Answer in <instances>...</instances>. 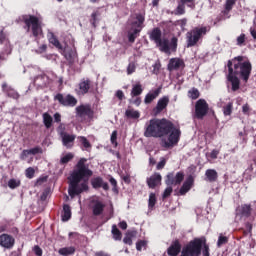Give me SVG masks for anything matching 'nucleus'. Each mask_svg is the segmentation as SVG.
<instances>
[{
	"instance_id": "31",
	"label": "nucleus",
	"mask_w": 256,
	"mask_h": 256,
	"mask_svg": "<svg viewBox=\"0 0 256 256\" xmlns=\"http://www.w3.org/2000/svg\"><path fill=\"white\" fill-rule=\"evenodd\" d=\"M141 93H143V87L141 86V84H135L132 86V91H131L132 97H137L141 95Z\"/></svg>"
},
{
	"instance_id": "33",
	"label": "nucleus",
	"mask_w": 256,
	"mask_h": 256,
	"mask_svg": "<svg viewBox=\"0 0 256 256\" xmlns=\"http://www.w3.org/2000/svg\"><path fill=\"white\" fill-rule=\"evenodd\" d=\"M21 186V180L17 178H11L8 180V187L9 189H17V187Z\"/></svg>"
},
{
	"instance_id": "40",
	"label": "nucleus",
	"mask_w": 256,
	"mask_h": 256,
	"mask_svg": "<svg viewBox=\"0 0 256 256\" xmlns=\"http://www.w3.org/2000/svg\"><path fill=\"white\" fill-rule=\"evenodd\" d=\"M28 153L30 155H39V154L43 153V148L36 146L34 148L28 149Z\"/></svg>"
},
{
	"instance_id": "53",
	"label": "nucleus",
	"mask_w": 256,
	"mask_h": 256,
	"mask_svg": "<svg viewBox=\"0 0 256 256\" xmlns=\"http://www.w3.org/2000/svg\"><path fill=\"white\" fill-rule=\"evenodd\" d=\"M242 112L244 115H251V107H249V104H244L242 106Z\"/></svg>"
},
{
	"instance_id": "24",
	"label": "nucleus",
	"mask_w": 256,
	"mask_h": 256,
	"mask_svg": "<svg viewBox=\"0 0 256 256\" xmlns=\"http://www.w3.org/2000/svg\"><path fill=\"white\" fill-rule=\"evenodd\" d=\"M205 177H206V181H209L210 183H215V181H217L219 177V174L215 169H208L205 172Z\"/></svg>"
},
{
	"instance_id": "43",
	"label": "nucleus",
	"mask_w": 256,
	"mask_h": 256,
	"mask_svg": "<svg viewBox=\"0 0 256 256\" xmlns=\"http://www.w3.org/2000/svg\"><path fill=\"white\" fill-rule=\"evenodd\" d=\"M236 42V45H238V47H243V45H245V34H241L240 36H238Z\"/></svg>"
},
{
	"instance_id": "2",
	"label": "nucleus",
	"mask_w": 256,
	"mask_h": 256,
	"mask_svg": "<svg viewBox=\"0 0 256 256\" xmlns=\"http://www.w3.org/2000/svg\"><path fill=\"white\" fill-rule=\"evenodd\" d=\"M87 159L82 158L77 164V169L71 174L70 186L68 193L73 199L75 195H81L83 191L89 190V177L93 175V171L89 169V166L85 165Z\"/></svg>"
},
{
	"instance_id": "16",
	"label": "nucleus",
	"mask_w": 256,
	"mask_h": 256,
	"mask_svg": "<svg viewBox=\"0 0 256 256\" xmlns=\"http://www.w3.org/2000/svg\"><path fill=\"white\" fill-rule=\"evenodd\" d=\"M195 182V179L193 176H188L187 179L184 181L182 187L180 188V195H185L191 191V187H193V183Z\"/></svg>"
},
{
	"instance_id": "9",
	"label": "nucleus",
	"mask_w": 256,
	"mask_h": 256,
	"mask_svg": "<svg viewBox=\"0 0 256 256\" xmlns=\"http://www.w3.org/2000/svg\"><path fill=\"white\" fill-rule=\"evenodd\" d=\"M55 100L60 103V105H63V107H75L77 105V98H75L73 95H63V94H57L55 96Z\"/></svg>"
},
{
	"instance_id": "29",
	"label": "nucleus",
	"mask_w": 256,
	"mask_h": 256,
	"mask_svg": "<svg viewBox=\"0 0 256 256\" xmlns=\"http://www.w3.org/2000/svg\"><path fill=\"white\" fill-rule=\"evenodd\" d=\"M125 115L128 119H139L141 117V113L135 109H127Z\"/></svg>"
},
{
	"instance_id": "39",
	"label": "nucleus",
	"mask_w": 256,
	"mask_h": 256,
	"mask_svg": "<svg viewBox=\"0 0 256 256\" xmlns=\"http://www.w3.org/2000/svg\"><path fill=\"white\" fill-rule=\"evenodd\" d=\"M155 203H157V197H155V193H151L149 195V201H148L149 209H153L155 207Z\"/></svg>"
},
{
	"instance_id": "18",
	"label": "nucleus",
	"mask_w": 256,
	"mask_h": 256,
	"mask_svg": "<svg viewBox=\"0 0 256 256\" xmlns=\"http://www.w3.org/2000/svg\"><path fill=\"white\" fill-rule=\"evenodd\" d=\"M91 209L93 215H101L103 213V210L105 209V204L99 200H93L91 204Z\"/></svg>"
},
{
	"instance_id": "13",
	"label": "nucleus",
	"mask_w": 256,
	"mask_h": 256,
	"mask_svg": "<svg viewBox=\"0 0 256 256\" xmlns=\"http://www.w3.org/2000/svg\"><path fill=\"white\" fill-rule=\"evenodd\" d=\"M184 175L181 172H178L176 176H173V173L167 175L166 184L167 185H179L184 179Z\"/></svg>"
},
{
	"instance_id": "48",
	"label": "nucleus",
	"mask_w": 256,
	"mask_h": 256,
	"mask_svg": "<svg viewBox=\"0 0 256 256\" xmlns=\"http://www.w3.org/2000/svg\"><path fill=\"white\" fill-rule=\"evenodd\" d=\"M229 241V239L225 236H219L217 246L221 247L222 245H225Z\"/></svg>"
},
{
	"instance_id": "37",
	"label": "nucleus",
	"mask_w": 256,
	"mask_h": 256,
	"mask_svg": "<svg viewBox=\"0 0 256 256\" xmlns=\"http://www.w3.org/2000/svg\"><path fill=\"white\" fill-rule=\"evenodd\" d=\"M63 54H64V56L66 57V59H67L68 61H71V59H73V58L75 57V55H76V53H75L74 50H71V51L69 52V48H64Z\"/></svg>"
},
{
	"instance_id": "30",
	"label": "nucleus",
	"mask_w": 256,
	"mask_h": 256,
	"mask_svg": "<svg viewBox=\"0 0 256 256\" xmlns=\"http://www.w3.org/2000/svg\"><path fill=\"white\" fill-rule=\"evenodd\" d=\"M49 43L54 45V47H57V49H60V51H63V46H61V43H59V40L53 35V33H50L48 36Z\"/></svg>"
},
{
	"instance_id": "58",
	"label": "nucleus",
	"mask_w": 256,
	"mask_h": 256,
	"mask_svg": "<svg viewBox=\"0 0 256 256\" xmlns=\"http://www.w3.org/2000/svg\"><path fill=\"white\" fill-rule=\"evenodd\" d=\"M115 95L120 101H123V99H125V94L123 93V90H118Z\"/></svg>"
},
{
	"instance_id": "27",
	"label": "nucleus",
	"mask_w": 256,
	"mask_h": 256,
	"mask_svg": "<svg viewBox=\"0 0 256 256\" xmlns=\"http://www.w3.org/2000/svg\"><path fill=\"white\" fill-rule=\"evenodd\" d=\"M59 255L62 256H69V255H75V247L73 246H68V247H63L58 250Z\"/></svg>"
},
{
	"instance_id": "15",
	"label": "nucleus",
	"mask_w": 256,
	"mask_h": 256,
	"mask_svg": "<svg viewBox=\"0 0 256 256\" xmlns=\"http://www.w3.org/2000/svg\"><path fill=\"white\" fill-rule=\"evenodd\" d=\"M60 136H61L62 143H63L64 147H66L67 149H71V147H73V143L75 141V135L61 132Z\"/></svg>"
},
{
	"instance_id": "12",
	"label": "nucleus",
	"mask_w": 256,
	"mask_h": 256,
	"mask_svg": "<svg viewBox=\"0 0 256 256\" xmlns=\"http://www.w3.org/2000/svg\"><path fill=\"white\" fill-rule=\"evenodd\" d=\"M0 246L4 249H13L15 246V238L9 234L0 235Z\"/></svg>"
},
{
	"instance_id": "59",
	"label": "nucleus",
	"mask_w": 256,
	"mask_h": 256,
	"mask_svg": "<svg viewBox=\"0 0 256 256\" xmlns=\"http://www.w3.org/2000/svg\"><path fill=\"white\" fill-rule=\"evenodd\" d=\"M218 155H219V150L214 149L210 152V159H217Z\"/></svg>"
},
{
	"instance_id": "26",
	"label": "nucleus",
	"mask_w": 256,
	"mask_h": 256,
	"mask_svg": "<svg viewBox=\"0 0 256 256\" xmlns=\"http://www.w3.org/2000/svg\"><path fill=\"white\" fill-rule=\"evenodd\" d=\"M91 87V81L90 80H83L79 84V91L81 95H85V93H89V89Z\"/></svg>"
},
{
	"instance_id": "17",
	"label": "nucleus",
	"mask_w": 256,
	"mask_h": 256,
	"mask_svg": "<svg viewBox=\"0 0 256 256\" xmlns=\"http://www.w3.org/2000/svg\"><path fill=\"white\" fill-rule=\"evenodd\" d=\"M159 95H161V88L149 91V93H147L144 98V103L146 105H149V103H153V101H155V99L158 98Z\"/></svg>"
},
{
	"instance_id": "52",
	"label": "nucleus",
	"mask_w": 256,
	"mask_h": 256,
	"mask_svg": "<svg viewBox=\"0 0 256 256\" xmlns=\"http://www.w3.org/2000/svg\"><path fill=\"white\" fill-rule=\"evenodd\" d=\"M176 25H178L179 27H181L182 31H185V27L187 25V19L183 18L181 20H178Z\"/></svg>"
},
{
	"instance_id": "5",
	"label": "nucleus",
	"mask_w": 256,
	"mask_h": 256,
	"mask_svg": "<svg viewBox=\"0 0 256 256\" xmlns=\"http://www.w3.org/2000/svg\"><path fill=\"white\" fill-rule=\"evenodd\" d=\"M201 247H204L202 251L203 256L209 255V246L205 244L204 238H196L192 240L188 245H186L181 252L180 256H199L201 255Z\"/></svg>"
},
{
	"instance_id": "1",
	"label": "nucleus",
	"mask_w": 256,
	"mask_h": 256,
	"mask_svg": "<svg viewBox=\"0 0 256 256\" xmlns=\"http://www.w3.org/2000/svg\"><path fill=\"white\" fill-rule=\"evenodd\" d=\"M144 137H162V147H174L179 143L181 130L175 128L171 121L163 119H151L145 124Z\"/></svg>"
},
{
	"instance_id": "8",
	"label": "nucleus",
	"mask_w": 256,
	"mask_h": 256,
	"mask_svg": "<svg viewBox=\"0 0 256 256\" xmlns=\"http://www.w3.org/2000/svg\"><path fill=\"white\" fill-rule=\"evenodd\" d=\"M207 35V27H196L186 34V43L187 47H195L199 40L204 36Z\"/></svg>"
},
{
	"instance_id": "44",
	"label": "nucleus",
	"mask_w": 256,
	"mask_h": 256,
	"mask_svg": "<svg viewBox=\"0 0 256 256\" xmlns=\"http://www.w3.org/2000/svg\"><path fill=\"white\" fill-rule=\"evenodd\" d=\"M71 159H73V154L72 153H68L64 156L61 157V163H69V161H71Z\"/></svg>"
},
{
	"instance_id": "4",
	"label": "nucleus",
	"mask_w": 256,
	"mask_h": 256,
	"mask_svg": "<svg viewBox=\"0 0 256 256\" xmlns=\"http://www.w3.org/2000/svg\"><path fill=\"white\" fill-rule=\"evenodd\" d=\"M151 41H154L157 47H159L162 53H167L171 55L174 51H177V37H172L171 40L167 38H161V30L159 28H154L150 33Z\"/></svg>"
},
{
	"instance_id": "36",
	"label": "nucleus",
	"mask_w": 256,
	"mask_h": 256,
	"mask_svg": "<svg viewBox=\"0 0 256 256\" xmlns=\"http://www.w3.org/2000/svg\"><path fill=\"white\" fill-rule=\"evenodd\" d=\"M223 113L227 117L233 113V103L229 102L226 106L223 107Z\"/></svg>"
},
{
	"instance_id": "7",
	"label": "nucleus",
	"mask_w": 256,
	"mask_h": 256,
	"mask_svg": "<svg viewBox=\"0 0 256 256\" xmlns=\"http://www.w3.org/2000/svg\"><path fill=\"white\" fill-rule=\"evenodd\" d=\"M145 23V15L136 14L135 18L130 20V31L128 32V39L133 43L137 39V34L141 32V25Z\"/></svg>"
},
{
	"instance_id": "57",
	"label": "nucleus",
	"mask_w": 256,
	"mask_h": 256,
	"mask_svg": "<svg viewBox=\"0 0 256 256\" xmlns=\"http://www.w3.org/2000/svg\"><path fill=\"white\" fill-rule=\"evenodd\" d=\"M171 193H173V188L171 186H168L163 193V197L164 198L169 197Z\"/></svg>"
},
{
	"instance_id": "42",
	"label": "nucleus",
	"mask_w": 256,
	"mask_h": 256,
	"mask_svg": "<svg viewBox=\"0 0 256 256\" xmlns=\"http://www.w3.org/2000/svg\"><path fill=\"white\" fill-rule=\"evenodd\" d=\"M188 97H190L191 99H197L199 97V90L195 88L189 90Z\"/></svg>"
},
{
	"instance_id": "62",
	"label": "nucleus",
	"mask_w": 256,
	"mask_h": 256,
	"mask_svg": "<svg viewBox=\"0 0 256 256\" xmlns=\"http://www.w3.org/2000/svg\"><path fill=\"white\" fill-rule=\"evenodd\" d=\"M9 97H12V99H19V93L15 92V91H10L8 93Z\"/></svg>"
},
{
	"instance_id": "35",
	"label": "nucleus",
	"mask_w": 256,
	"mask_h": 256,
	"mask_svg": "<svg viewBox=\"0 0 256 256\" xmlns=\"http://www.w3.org/2000/svg\"><path fill=\"white\" fill-rule=\"evenodd\" d=\"M174 13L175 15H185V4L181 0Z\"/></svg>"
},
{
	"instance_id": "28",
	"label": "nucleus",
	"mask_w": 256,
	"mask_h": 256,
	"mask_svg": "<svg viewBox=\"0 0 256 256\" xmlns=\"http://www.w3.org/2000/svg\"><path fill=\"white\" fill-rule=\"evenodd\" d=\"M71 219V207L65 204L63 206L62 221H69Z\"/></svg>"
},
{
	"instance_id": "3",
	"label": "nucleus",
	"mask_w": 256,
	"mask_h": 256,
	"mask_svg": "<svg viewBox=\"0 0 256 256\" xmlns=\"http://www.w3.org/2000/svg\"><path fill=\"white\" fill-rule=\"evenodd\" d=\"M228 81L231 82L232 91H239L241 82L236 75H239L243 81H249L251 75V62L245 56H237L228 62Z\"/></svg>"
},
{
	"instance_id": "45",
	"label": "nucleus",
	"mask_w": 256,
	"mask_h": 256,
	"mask_svg": "<svg viewBox=\"0 0 256 256\" xmlns=\"http://www.w3.org/2000/svg\"><path fill=\"white\" fill-rule=\"evenodd\" d=\"M110 141H111L112 145H114V147H117L118 143H117V131L116 130H114L112 132Z\"/></svg>"
},
{
	"instance_id": "49",
	"label": "nucleus",
	"mask_w": 256,
	"mask_h": 256,
	"mask_svg": "<svg viewBox=\"0 0 256 256\" xmlns=\"http://www.w3.org/2000/svg\"><path fill=\"white\" fill-rule=\"evenodd\" d=\"M161 70V62H156L153 65V70L152 73H154V75H159V71Z\"/></svg>"
},
{
	"instance_id": "55",
	"label": "nucleus",
	"mask_w": 256,
	"mask_h": 256,
	"mask_svg": "<svg viewBox=\"0 0 256 256\" xmlns=\"http://www.w3.org/2000/svg\"><path fill=\"white\" fill-rule=\"evenodd\" d=\"M166 163H167V160H165V158H160V161L157 164L156 169H158V170L163 169V167H165Z\"/></svg>"
},
{
	"instance_id": "32",
	"label": "nucleus",
	"mask_w": 256,
	"mask_h": 256,
	"mask_svg": "<svg viewBox=\"0 0 256 256\" xmlns=\"http://www.w3.org/2000/svg\"><path fill=\"white\" fill-rule=\"evenodd\" d=\"M43 123H44L45 127L47 129H49L51 127V125H53V117H51V115H49L48 113H44L43 114Z\"/></svg>"
},
{
	"instance_id": "38",
	"label": "nucleus",
	"mask_w": 256,
	"mask_h": 256,
	"mask_svg": "<svg viewBox=\"0 0 256 256\" xmlns=\"http://www.w3.org/2000/svg\"><path fill=\"white\" fill-rule=\"evenodd\" d=\"M78 141L81 143V145H83L84 148L91 149V143H89V140H87L85 136H79Z\"/></svg>"
},
{
	"instance_id": "10",
	"label": "nucleus",
	"mask_w": 256,
	"mask_h": 256,
	"mask_svg": "<svg viewBox=\"0 0 256 256\" xmlns=\"http://www.w3.org/2000/svg\"><path fill=\"white\" fill-rule=\"evenodd\" d=\"M207 111H209V105L207 101L200 99L196 102L195 105V116L197 119H203L204 115H207Z\"/></svg>"
},
{
	"instance_id": "64",
	"label": "nucleus",
	"mask_w": 256,
	"mask_h": 256,
	"mask_svg": "<svg viewBox=\"0 0 256 256\" xmlns=\"http://www.w3.org/2000/svg\"><path fill=\"white\" fill-rule=\"evenodd\" d=\"M250 34L253 37V39H256V29L255 28H253V27L250 28Z\"/></svg>"
},
{
	"instance_id": "21",
	"label": "nucleus",
	"mask_w": 256,
	"mask_h": 256,
	"mask_svg": "<svg viewBox=\"0 0 256 256\" xmlns=\"http://www.w3.org/2000/svg\"><path fill=\"white\" fill-rule=\"evenodd\" d=\"M148 187L151 189L157 187V185L161 184V174L155 173L147 180Z\"/></svg>"
},
{
	"instance_id": "14",
	"label": "nucleus",
	"mask_w": 256,
	"mask_h": 256,
	"mask_svg": "<svg viewBox=\"0 0 256 256\" xmlns=\"http://www.w3.org/2000/svg\"><path fill=\"white\" fill-rule=\"evenodd\" d=\"M169 105V97L164 96L160 98L157 102L156 107L153 109L155 115H159L163 109H166L167 106Z\"/></svg>"
},
{
	"instance_id": "25",
	"label": "nucleus",
	"mask_w": 256,
	"mask_h": 256,
	"mask_svg": "<svg viewBox=\"0 0 256 256\" xmlns=\"http://www.w3.org/2000/svg\"><path fill=\"white\" fill-rule=\"evenodd\" d=\"M242 215V217H249L251 215V205L244 204L237 209V215Z\"/></svg>"
},
{
	"instance_id": "41",
	"label": "nucleus",
	"mask_w": 256,
	"mask_h": 256,
	"mask_svg": "<svg viewBox=\"0 0 256 256\" xmlns=\"http://www.w3.org/2000/svg\"><path fill=\"white\" fill-rule=\"evenodd\" d=\"M147 248V241L146 240H140L136 243V249L137 251H143V249Z\"/></svg>"
},
{
	"instance_id": "63",
	"label": "nucleus",
	"mask_w": 256,
	"mask_h": 256,
	"mask_svg": "<svg viewBox=\"0 0 256 256\" xmlns=\"http://www.w3.org/2000/svg\"><path fill=\"white\" fill-rule=\"evenodd\" d=\"M119 227L120 229H123V230L127 229V222L125 221L120 222Z\"/></svg>"
},
{
	"instance_id": "51",
	"label": "nucleus",
	"mask_w": 256,
	"mask_h": 256,
	"mask_svg": "<svg viewBox=\"0 0 256 256\" xmlns=\"http://www.w3.org/2000/svg\"><path fill=\"white\" fill-rule=\"evenodd\" d=\"M235 3H237V0H227L226 1V11H231V9H233V5H235Z\"/></svg>"
},
{
	"instance_id": "50",
	"label": "nucleus",
	"mask_w": 256,
	"mask_h": 256,
	"mask_svg": "<svg viewBox=\"0 0 256 256\" xmlns=\"http://www.w3.org/2000/svg\"><path fill=\"white\" fill-rule=\"evenodd\" d=\"M181 3L187 5V7H190L191 9H195V0H181Z\"/></svg>"
},
{
	"instance_id": "61",
	"label": "nucleus",
	"mask_w": 256,
	"mask_h": 256,
	"mask_svg": "<svg viewBox=\"0 0 256 256\" xmlns=\"http://www.w3.org/2000/svg\"><path fill=\"white\" fill-rule=\"evenodd\" d=\"M34 253L37 256H41V255H43V250H41V248L39 246H35L34 247Z\"/></svg>"
},
{
	"instance_id": "34",
	"label": "nucleus",
	"mask_w": 256,
	"mask_h": 256,
	"mask_svg": "<svg viewBox=\"0 0 256 256\" xmlns=\"http://www.w3.org/2000/svg\"><path fill=\"white\" fill-rule=\"evenodd\" d=\"M112 235L115 241H121V231L117 229V225L112 226Z\"/></svg>"
},
{
	"instance_id": "11",
	"label": "nucleus",
	"mask_w": 256,
	"mask_h": 256,
	"mask_svg": "<svg viewBox=\"0 0 256 256\" xmlns=\"http://www.w3.org/2000/svg\"><path fill=\"white\" fill-rule=\"evenodd\" d=\"M77 117H88V119H93V110L89 105H80L76 107Z\"/></svg>"
},
{
	"instance_id": "46",
	"label": "nucleus",
	"mask_w": 256,
	"mask_h": 256,
	"mask_svg": "<svg viewBox=\"0 0 256 256\" xmlns=\"http://www.w3.org/2000/svg\"><path fill=\"white\" fill-rule=\"evenodd\" d=\"M137 69V66H135V63L131 62L128 64L127 67V75H133V72Z\"/></svg>"
},
{
	"instance_id": "47",
	"label": "nucleus",
	"mask_w": 256,
	"mask_h": 256,
	"mask_svg": "<svg viewBox=\"0 0 256 256\" xmlns=\"http://www.w3.org/2000/svg\"><path fill=\"white\" fill-rule=\"evenodd\" d=\"M35 176V169H33V167H29L26 169V177L28 179H33V177Z\"/></svg>"
},
{
	"instance_id": "23",
	"label": "nucleus",
	"mask_w": 256,
	"mask_h": 256,
	"mask_svg": "<svg viewBox=\"0 0 256 256\" xmlns=\"http://www.w3.org/2000/svg\"><path fill=\"white\" fill-rule=\"evenodd\" d=\"M168 255L170 256H177L179 253H181V244L179 241H175L172 243V245L167 250Z\"/></svg>"
},
{
	"instance_id": "19",
	"label": "nucleus",
	"mask_w": 256,
	"mask_h": 256,
	"mask_svg": "<svg viewBox=\"0 0 256 256\" xmlns=\"http://www.w3.org/2000/svg\"><path fill=\"white\" fill-rule=\"evenodd\" d=\"M91 185L94 189H99L102 187L104 191H107L109 189V184L107 182H103V178L101 177H96L91 180Z\"/></svg>"
},
{
	"instance_id": "6",
	"label": "nucleus",
	"mask_w": 256,
	"mask_h": 256,
	"mask_svg": "<svg viewBox=\"0 0 256 256\" xmlns=\"http://www.w3.org/2000/svg\"><path fill=\"white\" fill-rule=\"evenodd\" d=\"M23 21L27 27V31H32L34 37H39V35L43 33V29L41 28V23H43V19L41 17L25 15L23 16Z\"/></svg>"
},
{
	"instance_id": "60",
	"label": "nucleus",
	"mask_w": 256,
	"mask_h": 256,
	"mask_svg": "<svg viewBox=\"0 0 256 256\" xmlns=\"http://www.w3.org/2000/svg\"><path fill=\"white\" fill-rule=\"evenodd\" d=\"M123 243L126 245H133V240L131 239V236H125L123 239Z\"/></svg>"
},
{
	"instance_id": "22",
	"label": "nucleus",
	"mask_w": 256,
	"mask_h": 256,
	"mask_svg": "<svg viewBox=\"0 0 256 256\" xmlns=\"http://www.w3.org/2000/svg\"><path fill=\"white\" fill-rule=\"evenodd\" d=\"M181 67H183V60L179 58L170 59L168 64L169 71H176L177 69H181Z\"/></svg>"
},
{
	"instance_id": "54",
	"label": "nucleus",
	"mask_w": 256,
	"mask_h": 256,
	"mask_svg": "<svg viewBox=\"0 0 256 256\" xmlns=\"http://www.w3.org/2000/svg\"><path fill=\"white\" fill-rule=\"evenodd\" d=\"M45 51H47V45L42 44L38 49L35 50V53L41 55V53H45Z\"/></svg>"
},
{
	"instance_id": "56",
	"label": "nucleus",
	"mask_w": 256,
	"mask_h": 256,
	"mask_svg": "<svg viewBox=\"0 0 256 256\" xmlns=\"http://www.w3.org/2000/svg\"><path fill=\"white\" fill-rule=\"evenodd\" d=\"M29 155H31V154H29V150L28 149L27 150H23L22 153L20 154V159L22 161H27V157H29Z\"/></svg>"
},
{
	"instance_id": "20",
	"label": "nucleus",
	"mask_w": 256,
	"mask_h": 256,
	"mask_svg": "<svg viewBox=\"0 0 256 256\" xmlns=\"http://www.w3.org/2000/svg\"><path fill=\"white\" fill-rule=\"evenodd\" d=\"M0 43L1 45H5L4 53L6 55H9L11 53V43L9 42V39H7V36L5 33H3V30L0 31Z\"/></svg>"
}]
</instances>
